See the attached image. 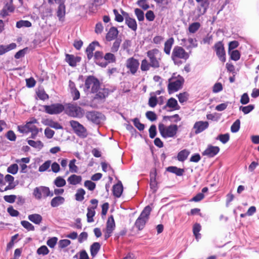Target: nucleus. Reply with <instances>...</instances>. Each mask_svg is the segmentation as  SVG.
Returning a JSON list of instances; mask_svg holds the SVG:
<instances>
[{
	"mask_svg": "<svg viewBox=\"0 0 259 259\" xmlns=\"http://www.w3.org/2000/svg\"><path fill=\"white\" fill-rule=\"evenodd\" d=\"M147 56L149 62L146 59L142 60L140 68L142 71H147L150 67L156 69L160 67L162 54L158 49H154L148 51Z\"/></svg>",
	"mask_w": 259,
	"mask_h": 259,
	"instance_id": "f257e3e1",
	"label": "nucleus"
},
{
	"mask_svg": "<svg viewBox=\"0 0 259 259\" xmlns=\"http://www.w3.org/2000/svg\"><path fill=\"white\" fill-rule=\"evenodd\" d=\"M45 111L47 113H60L64 110L66 112H70L71 113H81L82 111L80 107L75 104L69 103L65 105L57 103L50 106H44Z\"/></svg>",
	"mask_w": 259,
	"mask_h": 259,
	"instance_id": "f03ea898",
	"label": "nucleus"
},
{
	"mask_svg": "<svg viewBox=\"0 0 259 259\" xmlns=\"http://www.w3.org/2000/svg\"><path fill=\"white\" fill-rule=\"evenodd\" d=\"M84 91L89 93L97 92L100 88V83L98 79L94 76L90 75L87 77L85 80Z\"/></svg>",
	"mask_w": 259,
	"mask_h": 259,
	"instance_id": "7ed1b4c3",
	"label": "nucleus"
},
{
	"mask_svg": "<svg viewBox=\"0 0 259 259\" xmlns=\"http://www.w3.org/2000/svg\"><path fill=\"white\" fill-rule=\"evenodd\" d=\"M151 210L150 206H146L136 221L135 225L139 230H142L144 228L146 222L149 220Z\"/></svg>",
	"mask_w": 259,
	"mask_h": 259,
	"instance_id": "20e7f679",
	"label": "nucleus"
},
{
	"mask_svg": "<svg viewBox=\"0 0 259 259\" xmlns=\"http://www.w3.org/2000/svg\"><path fill=\"white\" fill-rule=\"evenodd\" d=\"M189 57V54L181 47L175 46L172 51L171 58L175 64L178 63V59L187 60Z\"/></svg>",
	"mask_w": 259,
	"mask_h": 259,
	"instance_id": "39448f33",
	"label": "nucleus"
},
{
	"mask_svg": "<svg viewBox=\"0 0 259 259\" xmlns=\"http://www.w3.org/2000/svg\"><path fill=\"white\" fill-rule=\"evenodd\" d=\"M158 129L161 135L166 138L174 137L178 131V126L176 124L170 125L165 127L163 124H159Z\"/></svg>",
	"mask_w": 259,
	"mask_h": 259,
	"instance_id": "423d86ee",
	"label": "nucleus"
},
{
	"mask_svg": "<svg viewBox=\"0 0 259 259\" xmlns=\"http://www.w3.org/2000/svg\"><path fill=\"white\" fill-rule=\"evenodd\" d=\"M70 124L72 128L74 133L81 139L85 138L88 136L87 129L78 121L71 120Z\"/></svg>",
	"mask_w": 259,
	"mask_h": 259,
	"instance_id": "0eeeda50",
	"label": "nucleus"
},
{
	"mask_svg": "<svg viewBox=\"0 0 259 259\" xmlns=\"http://www.w3.org/2000/svg\"><path fill=\"white\" fill-rule=\"evenodd\" d=\"M184 81V78L180 75L177 77L172 76L168 79V90L171 92L177 91L182 87Z\"/></svg>",
	"mask_w": 259,
	"mask_h": 259,
	"instance_id": "6e6552de",
	"label": "nucleus"
},
{
	"mask_svg": "<svg viewBox=\"0 0 259 259\" xmlns=\"http://www.w3.org/2000/svg\"><path fill=\"white\" fill-rule=\"evenodd\" d=\"M125 65L128 69L127 72L128 73L135 75L139 69L140 63L138 59L134 57H131L126 60Z\"/></svg>",
	"mask_w": 259,
	"mask_h": 259,
	"instance_id": "1a4fd4ad",
	"label": "nucleus"
},
{
	"mask_svg": "<svg viewBox=\"0 0 259 259\" xmlns=\"http://www.w3.org/2000/svg\"><path fill=\"white\" fill-rule=\"evenodd\" d=\"M217 55L222 62L226 61L225 52L222 41L217 42L214 46Z\"/></svg>",
	"mask_w": 259,
	"mask_h": 259,
	"instance_id": "9d476101",
	"label": "nucleus"
},
{
	"mask_svg": "<svg viewBox=\"0 0 259 259\" xmlns=\"http://www.w3.org/2000/svg\"><path fill=\"white\" fill-rule=\"evenodd\" d=\"M121 13L124 17L125 24L132 30L136 31L137 29V24L136 20L130 17L127 13L122 10H121Z\"/></svg>",
	"mask_w": 259,
	"mask_h": 259,
	"instance_id": "9b49d317",
	"label": "nucleus"
},
{
	"mask_svg": "<svg viewBox=\"0 0 259 259\" xmlns=\"http://www.w3.org/2000/svg\"><path fill=\"white\" fill-rule=\"evenodd\" d=\"M208 122L206 121H199L196 122L193 126V128L195 130V133L198 134L202 132L208 128Z\"/></svg>",
	"mask_w": 259,
	"mask_h": 259,
	"instance_id": "f8f14e48",
	"label": "nucleus"
},
{
	"mask_svg": "<svg viewBox=\"0 0 259 259\" xmlns=\"http://www.w3.org/2000/svg\"><path fill=\"white\" fill-rule=\"evenodd\" d=\"M220 151V148L218 146L208 145L207 148L202 152V155L208 157H213Z\"/></svg>",
	"mask_w": 259,
	"mask_h": 259,
	"instance_id": "ddd939ff",
	"label": "nucleus"
},
{
	"mask_svg": "<svg viewBox=\"0 0 259 259\" xmlns=\"http://www.w3.org/2000/svg\"><path fill=\"white\" fill-rule=\"evenodd\" d=\"M87 119L92 123L99 124L105 119L104 114H86Z\"/></svg>",
	"mask_w": 259,
	"mask_h": 259,
	"instance_id": "4468645a",
	"label": "nucleus"
},
{
	"mask_svg": "<svg viewBox=\"0 0 259 259\" xmlns=\"http://www.w3.org/2000/svg\"><path fill=\"white\" fill-rule=\"evenodd\" d=\"M104 54L102 52L97 51L95 52L94 55L95 62L98 65L102 67H106L107 65V63H106L103 61L104 60Z\"/></svg>",
	"mask_w": 259,
	"mask_h": 259,
	"instance_id": "2eb2a0df",
	"label": "nucleus"
},
{
	"mask_svg": "<svg viewBox=\"0 0 259 259\" xmlns=\"http://www.w3.org/2000/svg\"><path fill=\"white\" fill-rule=\"evenodd\" d=\"M156 169H154L153 171H151L150 174V187L153 191V193H155L158 189L157 182L156 180Z\"/></svg>",
	"mask_w": 259,
	"mask_h": 259,
	"instance_id": "dca6fc26",
	"label": "nucleus"
},
{
	"mask_svg": "<svg viewBox=\"0 0 259 259\" xmlns=\"http://www.w3.org/2000/svg\"><path fill=\"white\" fill-rule=\"evenodd\" d=\"M66 61L70 66L74 67L76 65L77 62H80V58L79 57H75L73 55H66Z\"/></svg>",
	"mask_w": 259,
	"mask_h": 259,
	"instance_id": "f3484780",
	"label": "nucleus"
},
{
	"mask_svg": "<svg viewBox=\"0 0 259 259\" xmlns=\"http://www.w3.org/2000/svg\"><path fill=\"white\" fill-rule=\"evenodd\" d=\"M118 34V31L115 27H112L110 28L106 36V39L107 41H111L116 38Z\"/></svg>",
	"mask_w": 259,
	"mask_h": 259,
	"instance_id": "a211bd4d",
	"label": "nucleus"
},
{
	"mask_svg": "<svg viewBox=\"0 0 259 259\" xmlns=\"http://www.w3.org/2000/svg\"><path fill=\"white\" fill-rule=\"evenodd\" d=\"M113 195L119 198L121 196L123 192V186L121 182H118L116 185H114L112 189Z\"/></svg>",
	"mask_w": 259,
	"mask_h": 259,
	"instance_id": "6ab92c4d",
	"label": "nucleus"
},
{
	"mask_svg": "<svg viewBox=\"0 0 259 259\" xmlns=\"http://www.w3.org/2000/svg\"><path fill=\"white\" fill-rule=\"evenodd\" d=\"M99 46V42L95 41L91 43L87 47L86 49V53L89 60H90L93 57V51L95 50V47Z\"/></svg>",
	"mask_w": 259,
	"mask_h": 259,
	"instance_id": "aec40b11",
	"label": "nucleus"
},
{
	"mask_svg": "<svg viewBox=\"0 0 259 259\" xmlns=\"http://www.w3.org/2000/svg\"><path fill=\"white\" fill-rule=\"evenodd\" d=\"M82 180V178L80 176L73 174L68 177L67 182L70 185H76L79 184Z\"/></svg>",
	"mask_w": 259,
	"mask_h": 259,
	"instance_id": "412c9836",
	"label": "nucleus"
},
{
	"mask_svg": "<svg viewBox=\"0 0 259 259\" xmlns=\"http://www.w3.org/2000/svg\"><path fill=\"white\" fill-rule=\"evenodd\" d=\"M65 198L62 196H58L53 198L51 201V205L53 207H56L63 204Z\"/></svg>",
	"mask_w": 259,
	"mask_h": 259,
	"instance_id": "4be33fe9",
	"label": "nucleus"
},
{
	"mask_svg": "<svg viewBox=\"0 0 259 259\" xmlns=\"http://www.w3.org/2000/svg\"><path fill=\"white\" fill-rule=\"evenodd\" d=\"M28 219L30 221L36 225H39L42 220V217L37 213L29 214L28 216Z\"/></svg>",
	"mask_w": 259,
	"mask_h": 259,
	"instance_id": "5701e85b",
	"label": "nucleus"
},
{
	"mask_svg": "<svg viewBox=\"0 0 259 259\" xmlns=\"http://www.w3.org/2000/svg\"><path fill=\"white\" fill-rule=\"evenodd\" d=\"M101 244L99 242H94L90 246V252L91 256L95 257L101 248Z\"/></svg>",
	"mask_w": 259,
	"mask_h": 259,
	"instance_id": "b1692460",
	"label": "nucleus"
},
{
	"mask_svg": "<svg viewBox=\"0 0 259 259\" xmlns=\"http://www.w3.org/2000/svg\"><path fill=\"white\" fill-rule=\"evenodd\" d=\"M174 42L172 37L168 38L164 43V52L167 55H169L171 47Z\"/></svg>",
	"mask_w": 259,
	"mask_h": 259,
	"instance_id": "393cba45",
	"label": "nucleus"
},
{
	"mask_svg": "<svg viewBox=\"0 0 259 259\" xmlns=\"http://www.w3.org/2000/svg\"><path fill=\"white\" fill-rule=\"evenodd\" d=\"M167 171L168 172L176 174L178 176H183L184 170V169L178 168L176 166H169L167 168Z\"/></svg>",
	"mask_w": 259,
	"mask_h": 259,
	"instance_id": "a878e982",
	"label": "nucleus"
},
{
	"mask_svg": "<svg viewBox=\"0 0 259 259\" xmlns=\"http://www.w3.org/2000/svg\"><path fill=\"white\" fill-rule=\"evenodd\" d=\"M190 153V151L187 149L180 151L177 155L178 160L181 162L184 161L188 158Z\"/></svg>",
	"mask_w": 259,
	"mask_h": 259,
	"instance_id": "bb28decb",
	"label": "nucleus"
},
{
	"mask_svg": "<svg viewBox=\"0 0 259 259\" xmlns=\"http://www.w3.org/2000/svg\"><path fill=\"white\" fill-rule=\"evenodd\" d=\"M115 228V224L113 215H110L106 223V230L113 232Z\"/></svg>",
	"mask_w": 259,
	"mask_h": 259,
	"instance_id": "cd10ccee",
	"label": "nucleus"
},
{
	"mask_svg": "<svg viewBox=\"0 0 259 259\" xmlns=\"http://www.w3.org/2000/svg\"><path fill=\"white\" fill-rule=\"evenodd\" d=\"M57 16L60 20L65 16V6L64 3L59 4L57 12Z\"/></svg>",
	"mask_w": 259,
	"mask_h": 259,
	"instance_id": "c85d7f7f",
	"label": "nucleus"
},
{
	"mask_svg": "<svg viewBox=\"0 0 259 259\" xmlns=\"http://www.w3.org/2000/svg\"><path fill=\"white\" fill-rule=\"evenodd\" d=\"M85 194V191L82 188L78 189L76 191V193L75 194V198L76 201H82L84 198V195Z\"/></svg>",
	"mask_w": 259,
	"mask_h": 259,
	"instance_id": "c756f323",
	"label": "nucleus"
},
{
	"mask_svg": "<svg viewBox=\"0 0 259 259\" xmlns=\"http://www.w3.org/2000/svg\"><path fill=\"white\" fill-rule=\"evenodd\" d=\"M88 212L87 214V221L88 223H92L94 222L93 217L95 214V207H89L87 209Z\"/></svg>",
	"mask_w": 259,
	"mask_h": 259,
	"instance_id": "7c9ffc66",
	"label": "nucleus"
},
{
	"mask_svg": "<svg viewBox=\"0 0 259 259\" xmlns=\"http://www.w3.org/2000/svg\"><path fill=\"white\" fill-rule=\"evenodd\" d=\"M40 192L42 194V197H47L48 196L52 197L54 195L53 192H51L49 187L45 186L39 187Z\"/></svg>",
	"mask_w": 259,
	"mask_h": 259,
	"instance_id": "2f4dec72",
	"label": "nucleus"
},
{
	"mask_svg": "<svg viewBox=\"0 0 259 259\" xmlns=\"http://www.w3.org/2000/svg\"><path fill=\"white\" fill-rule=\"evenodd\" d=\"M104 60L106 63H114L116 61V57L115 55L111 53H107L105 54L104 56Z\"/></svg>",
	"mask_w": 259,
	"mask_h": 259,
	"instance_id": "473e14b6",
	"label": "nucleus"
},
{
	"mask_svg": "<svg viewBox=\"0 0 259 259\" xmlns=\"http://www.w3.org/2000/svg\"><path fill=\"white\" fill-rule=\"evenodd\" d=\"M27 142L30 146L35 148H37L39 150L42 149L44 146L43 143L40 141H34L32 140H29Z\"/></svg>",
	"mask_w": 259,
	"mask_h": 259,
	"instance_id": "72a5a7b5",
	"label": "nucleus"
},
{
	"mask_svg": "<svg viewBox=\"0 0 259 259\" xmlns=\"http://www.w3.org/2000/svg\"><path fill=\"white\" fill-rule=\"evenodd\" d=\"M201 227L199 224L196 223L194 225L193 227V232L195 236L196 239L198 240L200 238V234L199 232L200 231Z\"/></svg>",
	"mask_w": 259,
	"mask_h": 259,
	"instance_id": "f704fd0d",
	"label": "nucleus"
},
{
	"mask_svg": "<svg viewBox=\"0 0 259 259\" xmlns=\"http://www.w3.org/2000/svg\"><path fill=\"white\" fill-rule=\"evenodd\" d=\"M54 183L58 187H62L66 184V181L60 176H59L55 179L54 181Z\"/></svg>",
	"mask_w": 259,
	"mask_h": 259,
	"instance_id": "c9c22d12",
	"label": "nucleus"
},
{
	"mask_svg": "<svg viewBox=\"0 0 259 259\" xmlns=\"http://www.w3.org/2000/svg\"><path fill=\"white\" fill-rule=\"evenodd\" d=\"M216 139L220 140L223 144H225L229 141L230 135L228 133L220 134L218 136Z\"/></svg>",
	"mask_w": 259,
	"mask_h": 259,
	"instance_id": "e433bc0d",
	"label": "nucleus"
},
{
	"mask_svg": "<svg viewBox=\"0 0 259 259\" xmlns=\"http://www.w3.org/2000/svg\"><path fill=\"white\" fill-rule=\"evenodd\" d=\"M37 123L36 119L32 118L30 121L27 122V124H28V128L29 132H32L35 130H38V128L34 125L33 124Z\"/></svg>",
	"mask_w": 259,
	"mask_h": 259,
	"instance_id": "4c0bfd02",
	"label": "nucleus"
},
{
	"mask_svg": "<svg viewBox=\"0 0 259 259\" xmlns=\"http://www.w3.org/2000/svg\"><path fill=\"white\" fill-rule=\"evenodd\" d=\"M121 42L120 38H116L111 48L112 53H116L118 51Z\"/></svg>",
	"mask_w": 259,
	"mask_h": 259,
	"instance_id": "58836bf2",
	"label": "nucleus"
},
{
	"mask_svg": "<svg viewBox=\"0 0 259 259\" xmlns=\"http://www.w3.org/2000/svg\"><path fill=\"white\" fill-rule=\"evenodd\" d=\"M30 26H31V23L27 20H20L16 23V27L19 28L23 27H29Z\"/></svg>",
	"mask_w": 259,
	"mask_h": 259,
	"instance_id": "ea45409f",
	"label": "nucleus"
},
{
	"mask_svg": "<svg viewBox=\"0 0 259 259\" xmlns=\"http://www.w3.org/2000/svg\"><path fill=\"white\" fill-rule=\"evenodd\" d=\"M200 24L199 22H194L190 24L189 27V31L190 33L196 32L200 28Z\"/></svg>",
	"mask_w": 259,
	"mask_h": 259,
	"instance_id": "a19ab883",
	"label": "nucleus"
},
{
	"mask_svg": "<svg viewBox=\"0 0 259 259\" xmlns=\"http://www.w3.org/2000/svg\"><path fill=\"white\" fill-rule=\"evenodd\" d=\"M166 105L167 106L174 109H178L177 107L178 106L177 101L172 98H171L167 101Z\"/></svg>",
	"mask_w": 259,
	"mask_h": 259,
	"instance_id": "79ce46f5",
	"label": "nucleus"
},
{
	"mask_svg": "<svg viewBox=\"0 0 259 259\" xmlns=\"http://www.w3.org/2000/svg\"><path fill=\"white\" fill-rule=\"evenodd\" d=\"M76 161V160L75 159H73L71 160H70L69 162V170L71 172L76 173L78 171V167L75 164Z\"/></svg>",
	"mask_w": 259,
	"mask_h": 259,
	"instance_id": "37998d69",
	"label": "nucleus"
},
{
	"mask_svg": "<svg viewBox=\"0 0 259 259\" xmlns=\"http://www.w3.org/2000/svg\"><path fill=\"white\" fill-rule=\"evenodd\" d=\"M51 164V160H47L45 161L42 165H41L38 168V171L39 172H44L47 170L50 167Z\"/></svg>",
	"mask_w": 259,
	"mask_h": 259,
	"instance_id": "c03bdc74",
	"label": "nucleus"
},
{
	"mask_svg": "<svg viewBox=\"0 0 259 259\" xmlns=\"http://www.w3.org/2000/svg\"><path fill=\"white\" fill-rule=\"evenodd\" d=\"M21 224L24 228H25L28 231H34L35 229L34 226L27 221H22L21 222Z\"/></svg>",
	"mask_w": 259,
	"mask_h": 259,
	"instance_id": "a18cd8bd",
	"label": "nucleus"
},
{
	"mask_svg": "<svg viewBox=\"0 0 259 259\" xmlns=\"http://www.w3.org/2000/svg\"><path fill=\"white\" fill-rule=\"evenodd\" d=\"M38 97L42 100H45L49 98V96L46 94L45 91L43 89H39L36 92Z\"/></svg>",
	"mask_w": 259,
	"mask_h": 259,
	"instance_id": "49530a36",
	"label": "nucleus"
},
{
	"mask_svg": "<svg viewBox=\"0 0 259 259\" xmlns=\"http://www.w3.org/2000/svg\"><path fill=\"white\" fill-rule=\"evenodd\" d=\"M229 53L231 56V59L237 61L240 59V54L238 50L229 51Z\"/></svg>",
	"mask_w": 259,
	"mask_h": 259,
	"instance_id": "de8ad7c7",
	"label": "nucleus"
},
{
	"mask_svg": "<svg viewBox=\"0 0 259 259\" xmlns=\"http://www.w3.org/2000/svg\"><path fill=\"white\" fill-rule=\"evenodd\" d=\"M18 170V166L17 164L10 165L7 168V172L12 175H15Z\"/></svg>",
	"mask_w": 259,
	"mask_h": 259,
	"instance_id": "09e8293b",
	"label": "nucleus"
},
{
	"mask_svg": "<svg viewBox=\"0 0 259 259\" xmlns=\"http://www.w3.org/2000/svg\"><path fill=\"white\" fill-rule=\"evenodd\" d=\"M240 121L239 119H237L231 125V131L232 133H236L240 129Z\"/></svg>",
	"mask_w": 259,
	"mask_h": 259,
	"instance_id": "8fccbe9b",
	"label": "nucleus"
},
{
	"mask_svg": "<svg viewBox=\"0 0 259 259\" xmlns=\"http://www.w3.org/2000/svg\"><path fill=\"white\" fill-rule=\"evenodd\" d=\"M36 252L38 254L45 255L49 253V250L46 246L42 245L37 249Z\"/></svg>",
	"mask_w": 259,
	"mask_h": 259,
	"instance_id": "3c124183",
	"label": "nucleus"
},
{
	"mask_svg": "<svg viewBox=\"0 0 259 259\" xmlns=\"http://www.w3.org/2000/svg\"><path fill=\"white\" fill-rule=\"evenodd\" d=\"M164 119H168L171 122H177L181 120V118L179 116L178 114H174L172 116H165L163 117Z\"/></svg>",
	"mask_w": 259,
	"mask_h": 259,
	"instance_id": "603ef678",
	"label": "nucleus"
},
{
	"mask_svg": "<svg viewBox=\"0 0 259 259\" xmlns=\"http://www.w3.org/2000/svg\"><path fill=\"white\" fill-rule=\"evenodd\" d=\"M134 125L140 131L144 130L145 125L141 123L139 119L135 118L133 120Z\"/></svg>",
	"mask_w": 259,
	"mask_h": 259,
	"instance_id": "864d4df0",
	"label": "nucleus"
},
{
	"mask_svg": "<svg viewBox=\"0 0 259 259\" xmlns=\"http://www.w3.org/2000/svg\"><path fill=\"white\" fill-rule=\"evenodd\" d=\"M179 101L181 103L186 102L188 99V94L186 92L180 93L178 95Z\"/></svg>",
	"mask_w": 259,
	"mask_h": 259,
	"instance_id": "5fc2aeb1",
	"label": "nucleus"
},
{
	"mask_svg": "<svg viewBox=\"0 0 259 259\" xmlns=\"http://www.w3.org/2000/svg\"><path fill=\"white\" fill-rule=\"evenodd\" d=\"M84 186L90 191H93L96 188V184L90 180L85 181Z\"/></svg>",
	"mask_w": 259,
	"mask_h": 259,
	"instance_id": "6e6d98bb",
	"label": "nucleus"
},
{
	"mask_svg": "<svg viewBox=\"0 0 259 259\" xmlns=\"http://www.w3.org/2000/svg\"><path fill=\"white\" fill-rule=\"evenodd\" d=\"M135 14L139 21H143L144 19V12L139 9H136L135 10Z\"/></svg>",
	"mask_w": 259,
	"mask_h": 259,
	"instance_id": "4d7b16f0",
	"label": "nucleus"
},
{
	"mask_svg": "<svg viewBox=\"0 0 259 259\" xmlns=\"http://www.w3.org/2000/svg\"><path fill=\"white\" fill-rule=\"evenodd\" d=\"M57 241L58 238L57 237H52L48 240L47 244L50 248H54L56 245Z\"/></svg>",
	"mask_w": 259,
	"mask_h": 259,
	"instance_id": "13d9d810",
	"label": "nucleus"
},
{
	"mask_svg": "<svg viewBox=\"0 0 259 259\" xmlns=\"http://www.w3.org/2000/svg\"><path fill=\"white\" fill-rule=\"evenodd\" d=\"M71 244V241L68 239H62L59 241V246L61 248L67 247Z\"/></svg>",
	"mask_w": 259,
	"mask_h": 259,
	"instance_id": "bf43d9fd",
	"label": "nucleus"
},
{
	"mask_svg": "<svg viewBox=\"0 0 259 259\" xmlns=\"http://www.w3.org/2000/svg\"><path fill=\"white\" fill-rule=\"evenodd\" d=\"M33 195L37 200H40L42 198V194L40 192L39 187H36L33 190Z\"/></svg>",
	"mask_w": 259,
	"mask_h": 259,
	"instance_id": "052dcab7",
	"label": "nucleus"
},
{
	"mask_svg": "<svg viewBox=\"0 0 259 259\" xmlns=\"http://www.w3.org/2000/svg\"><path fill=\"white\" fill-rule=\"evenodd\" d=\"M16 198L17 196L15 195H5L4 199L8 203H13L15 201Z\"/></svg>",
	"mask_w": 259,
	"mask_h": 259,
	"instance_id": "680f3d73",
	"label": "nucleus"
},
{
	"mask_svg": "<svg viewBox=\"0 0 259 259\" xmlns=\"http://www.w3.org/2000/svg\"><path fill=\"white\" fill-rule=\"evenodd\" d=\"M108 93L106 89H103L99 90L98 93L97 94V98L100 99H104L108 96Z\"/></svg>",
	"mask_w": 259,
	"mask_h": 259,
	"instance_id": "e2e57ef3",
	"label": "nucleus"
},
{
	"mask_svg": "<svg viewBox=\"0 0 259 259\" xmlns=\"http://www.w3.org/2000/svg\"><path fill=\"white\" fill-rule=\"evenodd\" d=\"M113 13H114V14L115 15V21H116L118 22H121L123 21V19L124 18L123 15L122 14L121 15L120 14H119V13L118 12L117 10L114 9Z\"/></svg>",
	"mask_w": 259,
	"mask_h": 259,
	"instance_id": "0e129e2a",
	"label": "nucleus"
},
{
	"mask_svg": "<svg viewBox=\"0 0 259 259\" xmlns=\"http://www.w3.org/2000/svg\"><path fill=\"white\" fill-rule=\"evenodd\" d=\"M254 108V106L252 105H249L247 106H241L240 107V110L242 111L244 113H249L251 112Z\"/></svg>",
	"mask_w": 259,
	"mask_h": 259,
	"instance_id": "69168bd1",
	"label": "nucleus"
},
{
	"mask_svg": "<svg viewBox=\"0 0 259 259\" xmlns=\"http://www.w3.org/2000/svg\"><path fill=\"white\" fill-rule=\"evenodd\" d=\"M149 137L151 139H153L156 135V127L155 125H152L149 129Z\"/></svg>",
	"mask_w": 259,
	"mask_h": 259,
	"instance_id": "338daca9",
	"label": "nucleus"
},
{
	"mask_svg": "<svg viewBox=\"0 0 259 259\" xmlns=\"http://www.w3.org/2000/svg\"><path fill=\"white\" fill-rule=\"evenodd\" d=\"M204 197V195L202 193H199L196 196L193 197L190 201L199 202L202 200Z\"/></svg>",
	"mask_w": 259,
	"mask_h": 259,
	"instance_id": "774afa93",
	"label": "nucleus"
}]
</instances>
